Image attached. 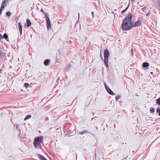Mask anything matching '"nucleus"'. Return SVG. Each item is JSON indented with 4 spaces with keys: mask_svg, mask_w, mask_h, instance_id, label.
I'll list each match as a JSON object with an SVG mask.
<instances>
[{
    "mask_svg": "<svg viewBox=\"0 0 160 160\" xmlns=\"http://www.w3.org/2000/svg\"><path fill=\"white\" fill-rule=\"evenodd\" d=\"M129 4H128V6L125 9H124V10H122V14L124 13L127 10V9L128 8V7H129Z\"/></svg>",
    "mask_w": 160,
    "mask_h": 160,
    "instance_id": "4468645a",
    "label": "nucleus"
},
{
    "mask_svg": "<svg viewBox=\"0 0 160 160\" xmlns=\"http://www.w3.org/2000/svg\"><path fill=\"white\" fill-rule=\"evenodd\" d=\"M43 140V137L42 136H40L35 138L34 140V142L36 143H38L39 145H41L40 142H42Z\"/></svg>",
    "mask_w": 160,
    "mask_h": 160,
    "instance_id": "20e7f679",
    "label": "nucleus"
},
{
    "mask_svg": "<svg viewBox=\"0 0 160 160\" xmlns=\"http://www.w3.org/2000/svg\"><path fill=\"white\" fill-rule=\"evenodd\" d=\"M130 0L132 2H135V0Z\"/></svg>",
    "mask_w": 160,
    "mask_h": 160,
    "instance_id": "f704fd0d",
    "label": "nucleus"
},
{
    "mask_svg": "<svg viewBox=\"0 0 160 160\" xmlns=\"http://www.w3.org/2000/svg\"><path fill=\"white\" fill-rule=\"evenodd\" d=\"M26 23L27 25V26L28 27H29L31 26V21H30V20L29 19H28L27 20Z\"/></svg>",
    "mask_w": 160,
    "mask_h": 160,
    "instance_id": "9b49d317",
    "label": "nucleus"
},
{
    "mask_svg": "<svg viewBox=\"0 0 160 160\" xmlns=\"http://www.w3.org/2000/svg\"><path fill=\"white\" fill-rule=\"evenodd\" d=\"M24 86L26 88H27L29 86V85L28 83H24Z\"/></svg>",
    "mask_w": 160,
    "mask_h": 160,
    "instance_id": "aec40b11",
    "label": "nucleus"
},
{
    "mask_svg": "<svg viewBox=\"0 0 160 160\" xmlns=\"http://www.w3.org/2000/svg\"><path fill=\"white\" fill-rule=\"evenodd\" d=\"M149 15V12H148V13H147L146 14V16H148Z\"/></svg>",
    "mask_w": 160,
    "mask_h": 160,
    "instance_id": "c9c22d12",
    "label": "nucleus"
},
{
    "mask_svg": "<svg viewBox=\"0 0 160 160\" xmlns=\"http://www.w3.org/2000/svg\"><path fill=\"white\" fill-rule=\"evenodd\" d=\"M50 62V60L48 59H46L45 60L44 64L45 66H48L49 64V63Z\"/></svg>",
    "mask_w": 160,
    "mask_h": 160,
    "instance_id": "1a4fd4ad",
    "label": "nucleus"
},
{
    "mask_svg": "<svg viewBox=\"0 0 160 160\" xmlns=\"http://www.w3.org/2000/svg\"><path fill=\"white\" fill-rule=\"evenodd\" d=\"M79 17H80V14H79V13H78V19H79Z\"/></svg>",
    "mask_w": 160,
    "mask_h": 160,
    "instance_id": "4c0bfd02",
    "label": "nucleus"
},
{
    "mask_svg": "<svg viewBox=\"0 0 160 160\" xmlns=\"http://www.w3.org/2000/svg\"><path fill=\"white\" fill-rule=\"evenodd\" d=\"M104 86L106 89H107L108 87H109L108 85H107L105 83H104Z\"/></svg>",
    "mask_w": 160,
    "mask_h": 160,
    "instance_id": "cd10ccee",
    "label": "nucleus"
},
{
    "mask_svg": "<svg viewBox=\"0 0 160 160\" xmlns=\"http://www.w3.org/2000/svg\"><path fill=\"white\" fill-rule=\"evenodd\" d=\"M18 26L19 31L20 32V35H21L22 34V26L21 25V22H19L18 23Z\"/></svg>",
    "mask_w": 160,
    "mask_h": 160,
    "instance_id": "39448f33",
    "label": "nucleus"
},
{
    "mask_svg": "<svg viewBox=\"0 0 160 160\" xmlns=\"http://www.w3.org/2000/svg\"><path fill=\"white\" fill-rule=\"evenodd\" d=\"M45 18H46V21H47L50 20V19L48 16V14H47L46 13H45Z\"/></svg>",
    "mask_w": 160,
    "mask_h": 160,
    "instance_id": "2eb2a0df",
    "label": "nucleus"
},
{
    "mask_svg": "<svg viewBox=\"0 0 160 160\" xmlns=\"http://www.w3.org/2000/svg\"><path fill=\"white\" fill-rule=\"evenodd\" d=\"M109 53L108 50L106 49L104 52V63L106 67H108V62Z\"/></svg>",
    "mask_w": 160,
    "mask_h": 160,
    "instance_id": "f03ea898",
    "label": "nucleus"
},
{
    "mask_svg": "<svg viewBox=\"0 0 160 160\" xmlns=\"http://www.w3.org/2000/svg\"><path fill=\"white\" fill-rule=\"evenodd\" d=\"M59 80V78H58L57 79V82H58Z\"/></svg>",
    "mask_w": 160,
    "mask_h": 160,
    "instance_id": "e433bc0d",
    "label": "nucleus"
},
{
    "mask_svg": "<svg viewBox=\"0 0 160 160\" xmlns=\"http://www.w3.org/2000/svg\"><path fill=\"white\" fill-rule=\"evenodd\" d=\"M2 38L7 39L8 38V36L7 34L5 33L3 34V36H2Z\"/></svg>",
    "mask_w": 160,
    "mask_h": 160,
    "instance_id": "dca6fc26",
    "label": "nucleus"
},
{
    "mask_svg": "<svg viewBox=\"0 0 160 160\" xmlns=\"http://www.w3.org/2000/svg\"><path fill=\"white\" fill-rule=\"evenodd\" d=\"M107 92L110 95H113L115 94L109 88V87H108V88L106 89Z\"/></svg>",
    "mask_w": 160,
    "mask_h": 160,
    "instance_id": "423d86ee",
    "label": "nucleus"
},
{
    "mask_svg": "<svg viewBox=\"0 0 160 160\" xmlns=\"http://www.w3.org/2000/svg\"><path fill=\"white\" fill-rule=\"evenodd\" d=\"M46 22L47 29H49L51 27L50 20L47 21Z\"/></svg>",
    "mask_w": 160,
    "mask_h": 160,
    "instance_id": "6e6552de",
    "label": "nucleus"
},
{
    "mask_svg": "<svg viewBox=\"0 0 160 160\" xmlns=\"http://www.w3.org/2000/svg\"><path fill=\"white\" fill-rule=\"evenodd\" d=\"M147 8V7H144L143 8H142L141 9L144 12H145V10H146Z\"/></svg>",
    "mask_w": 160,
    "mask_h": 160,
    "instance_id": "5701e85b",
    "label": "nucleus"
},
{
    "mask_svg": "<svg viewBox=\"0 0 160 160\" xmlns=\"http://www.w3.org/2000/svg\"><path fill=\"white\" fill-rule=\"evenodd\" d=\"M6 2H5V1H4L2 2V5H4H4H5L6 6Z\"/></svg>",
    "mask_w": 160,
    "mask_h": 160,
    "instance_id": "c756f323",
    "label": "nucleus"
},
{
    "mask_svg": "<svg viewBox=\"0 0 160 160\" xmlns=\"http://www.w3.org/2000/svg\"><path fill=\"white\" fill-rule=\"evenodd\" d=\"M150 73H151V74H153V72H150Z\"/></svg>",
    "mask_w": 160,
    "mask_h": 160,
    "instance_id": "ea45409f",
    "label": "nucleus"
},
{
    "mask_svg": "<svg viewBox=\"0 0 160 160\" xmlns=\"http://www.w3.org/2000/svg\"><path fill=\"white\" fill-rule=\"evenodd\" d=\"M158 115L160 116V112L159 113Z\"/></svg>",
    "mask_w": 160,
    "mask_h": 160,
    "instance_id": "a19ab883",
    "label": "nucleus"
},
{
    "mask_svg": "<svg viewBox=\"0 0 160 160\" xmlns=\"http://www.w3.org/2000/svg\"><path fill=\"white\" fill-rule=\"evenodd\" d=\"M92 16H93V15H94V12H92Z\"/></svg>",
    "mask_w": 160,
    "mask_h": 160,
    "instance_id": "58836bf2",
    "label": "nucleus"
},
{
    "mask_svg": "<svg viewBox=\"0 0 160 160\" xmlns=\"http://www.w3.org/2000/svg\"><path fill=\"white\" fill-rule=\"evenodd\" d=\"M156 103H157L160 106V98H158L156 100Z\"/></svg>",
    "mask_w": 160,
    "mask_h": 160,
    "instance_id": "a211bd4d",
    "label": "nucleus"
},
{
    "mask_svg": "<svg viewBox=\"0 0 160 160\" xmlns=\"http://www.w3.org/2000/svg\"><path fill=\"white\" fill-rule=\"evenodd\" d=\"M38 157L40 160H47L43 156L39 154H37Z\"/></svg>",
    "mask_w": 160,
    "mask_h": 160,
    "instance_id": "0eeeda50",
    "label": "nucleus"
},
{
    "mask_svg": "<svg viewBox=\"0 0 160 160\" xmlns=\"http://www.w3.org/2000/svg\"><path fill=\"white\" fill-rule=\"evenodd\" d=\"M11 13L10 12L8 11V12H7L6 15L8 17H9L10 16H11Z\"/></svg>",
    "mask_w": 160,
    "mask_h": 160,
    "instance_id": "6ab92c4d",
    "label": "nucleus"
},
{
    "mask_svg": "<svg viewBox=\"0 0 160 160\" xmlns=\"http://www.w3.org/2000/svg\"><path fill=\"white\" fill-rule=\"evenodd\" d=\"M70 66L69 65H68L66 68H65V69L66 70V69H68L69 68H70Z\"/></svg>",
    "mask_w": 160,
    "mask_h": 160,
    "instance_id": "bb28decb",
    "label": "nucleus"
},
{
    "mask_svg": "<svg viewBox=\"0 0 160 160\" xmlns=\"http://www.w3.org/2000/svg\"><path fill=\"white\" fill-rule=\"evenodd\" d=\"M83 134H84V133H83V132H79V134H80V135Z\"/></svg>",
    "mask_w": 160,
    "mask_h": 160,
    "instance_id": "473e14b6",
    "label": "nucleus"
},
{
    "mask_svg": "<svg viewBox=\"0 0 160 160\" xmlns=\"http://www.w3.org/2000/svg\"><path fill=\"white\" fill-rule=\"evenodd\" d=\"M156 112L157 113H159L160 112V108L159 107L157 108Z\"/></svg>",
    "mask_w": 160,
    "mask_h": 160,
    "instance_id": "b1692460",
    "label": "nucleus"
},
{
    "mask_svg": "<svg viewBox=\"0 0 160 160\" xmlns=\"http://www.w3.org/2000/svg\"><path fill=\"white\" fill-rule=\"evenodd\" d=\"M18 124H17L15 125V127L17 128V129L18 130H20V129L18 128Z\"/></svg>",
    "mask_w": 160,
    "mask_h": 160,
    "instance_id": "a878e982",
    "label": "nucleus"
},
{
    "mask_svg": "<svg viewBox=\"0 0 160 160\" xmlns=\"http://www.w3.org/2000/svg\"><path fill=\"white\" fill-rule=\"evenodd\" d=\"M121 98V96H120L119 95H118L116 97H115L116 99L117 100L118 99H119L120 98Z\"/></svg>",
    "mask_w": 160,
    "mask_h": 160,
    "instance_id": "412c9836",
    "label": "nucleus"
},
{
    "mask_svg": "<svg viewBox=\"0 0 160 160\" xmlns=\"http://www.w3.org/2000/svg\"><path fill=\"white\" fill-rule=\"evenodd\" d=\"M154 111L155 110L154 108H151L150 109V112L151 113L154 112Z\"/></svg>",
    "mask_w": 160,
    "mask_h": 160,
    "instance_id": "4be33fe9",
    "label": "nucleus"
},
{
    "mask_svg": "<svg viewBox=\"0 0 160 160\" xmlns=\"http://www.w3.org/2000/svg\"><path fill=\"white\" fill-rule=\"evenodd\" d=\"M31 117V115H28L24 119V120L26 121L27 119L30 118Z\"/></svg>",
    "mask_w": 160,
    "mask_h": 160,
    "instance_id": "f8f14e48",
    "label": "nucleus"
},
{
    "mask_svg": "<svg viewBox=\"0 0 160 160\" xmlns=\"http://www.w3.org/2000/svg\"><path fill=\"white\" fill-rule=\"evenodd\" d=\"M132 17V15L131 13H129L128 16L123 19L121 25L122 30H129L130 29Z\"/></svg>",
    "mask_w": 160,
    "mask_h": 160,
    "instance_id": "f257e3e1",
    "label": "nucleus"
},
{
    "mask_svg": "<svg viewBox=\"0 0 160 160\" xmlns=\"http://www.w3.org/2000/svg\"><path fill=\"white\" fill-rule=\"evenodd\" d=\"M102 58L103 60V58H102Z\"/></svg>",
    "mask_w": 160,
    "mask_h": 160,
    "instance_id": "79ce46f5",
    "label": "nucleus"
},
{
    "mask_svg": "<svg viewBox=\"0 0 160 160\" xmlns=\"http://www.w3.org/2000/svg\"><path fill=\"white\" fill-rule=\"evenodd\" d=\"M131 52L132 54V56L133 54V49H132L131 50Z\"/></svg>",
    "mask_w": 160,
    "mask_h": 160,
    "instance_id": "c85d7f7f",
    "label": "nucleus"
},
{
    "mask_svg": "<svg viewBox=\"0 0 160 160\" xmlns=\"http://www.w3.org/2000/svg\"><path fill=\"white\" fill-rule=\"evenodd\" d=\"M4 7H5L4 5H1V6L0 9V12L1 14L4 8Z\"/></svg>",
    "mask_w": 160,
    "mask_h": 160,
    "instance_id": "ddd939ff",
    "label": "nucleus"
},
{
    "mask_svg": "<svg viewBox=\"0 0 160 160\" xmlns=\"http://www.w3.org/2000/svg\"><path fill=\"white\" fill-rule=\"evenodd\" d=\"M2 38V36L0 34V39H1Z\"/></svg>",
    "mask_w": 160,
    "mask_h": 160,
    "instance_id": "72a5a7b5",
    "label": "nucleus"
},
{
    "mask_svg": "<svg viewBox=\"0 0 160 160\" xmlns=\"http://www.w3.org/2000/svg\"><path fill=\"white\" fill-rule=\"evenodd\" d=\"M142 66L144 68H147L149 66V64L147 62H144L143 63Z\"/></svg>",
    "mask_w": 160,
    "mask_h": 160,
    "instance_id": "9d476101",
    "label": "nucleus"
},
{
    "mask_svg": "<svg viewBox=\"0 0 160 160\" xmlns=\"http://www.w3.org/2000/svg\"><path fill=\"white\" fill-rule=\"evenodd\" d=\"M141 22L140 20L138 19L137 22H132L131 24V28L136 27H139L141 25Z\"/></svg>",
    "mask_w": 160,
    "mask_h": 160,
    "instance_id": "7ed1b4c3",
    "label": "nucleus"
},
{
    "mask_svg": "<svg viewBox=\"0 0 160 160\" xmlns=\"http://www.w3.org/2000/svg\"><path fill=\"white\" fill-rule=\"evenodd\" d=\"M4 1H5V2L6 3H8L9 2V0H4Z\"/></svg>",
    "mask_w": 160,
    "mask_h": 160,
    "instance_id": "7c9ffc66",
    "label": "nucleus"
},
{
    "mask_svg": "<svg viewBox=\"0 0 160 160\" xmlns=\"http://www.w3.org/2000/svg\"><path fill=\"white\" fill-rule=\"evenodd\" d=\"M40 11H41L43 13H44V14H45V13L44 12V11H43V10L42 9Z\"/></svg>",
    "mask_w": 160,
    "mask_h": 160,
    "instance_id": "2f4dec72",
    "label": "nucleus"
},
{
    "mask_svg": "<svg viewBox=\"0 0 160 160\" xmlns=\"http://www.w3.org/2000/svg\"><path fill=\"white\" fill-rule=\"evenodd\" d=\"M84 133H90V132H89L87 130H84L83 132Z\"/></svg>",
    "mask_w": 160,
    "mask_h": 160,
    "instance_id": "393cba45",
    "label": "nucleus"
},
{
    "mask_svg": "<svg viewBox=\"0 0 160 160\" xmlns=\"http://www.w3.org/2000/svg\"><path fill=\"white\" fill-rule=\"evenodd\" d=\"M33 144H34V146L36 148H38V147H37V146H40V145L38 144V143H36V142H34Z\"/></svg>",
    "mask_w": 160,
    "mask_h": 160,
    "instance_id": "f3484780",
    "label": "nucleus"
}]
</instances>
